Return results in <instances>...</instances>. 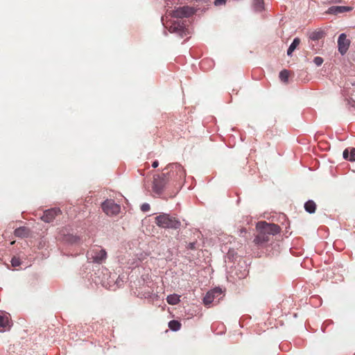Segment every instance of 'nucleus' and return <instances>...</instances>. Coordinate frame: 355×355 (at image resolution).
I'll return each instance as SVG.
<instances>
[{
	"instance_id": "f257e3e1",
	"label": "nucleus",
	"mask_w": 355,
	"mask_h": 355,
	"mask_svg": "<svg viewBox=\"0 0 355 355\" xmlns=\"http://www.w3.org/2000/svg\"><path fill=\"white\" fill-rule=\"evenodd\" d=\"M258 234L254 239L256 245H261L270 240V236L277 234L279 231V227L273 223H268L265 221L259 222L257 225Z\"/></svg>"
},
{
	"instance_id": "f03ea898",
	"label": "nucleus",
	"mask_w": 355,
	"mask_h": 355,
	"mask_svg": "<svg viewBox=\"0 0 355 355\" xmlns=\"http://www.w3.org/2000/svg\"><path fill=\"white\" fill-rule=\"evenodd\" d=\"M155 223L162 228L178 229L181 225L180 220L166 214L157 216L155 218Z\"/></svg>"
},
{
	"instance_id": "7ed1b4c3",
	"label": "nucleus",
	"mask_w": 355,
	"mask_h": 355,
	"mask_svg": "<svg viewBox=\"0 0 355 355\" xmlns=\"http://www.w3.org/2000/svg\"><path fill=\"white\" fill-rule=\"evenodd\" d=\"M104 212L108 216L116 215L120 212L121 207L112 200H107L102 204Z\"/></svg>"
},
{
	"instance_id": "20e7f679",
	"label": "nucleus",
	"mask_w": 355,
	"mask_h": 355,
	"mask_svg": "<svg viewBox=\"0 0 355 355\" xmlns=\"http://www.w3.org/2000/svg\"><path fill=\"white\" fill-rule=\"evenodd\" d=\"M107 253L105 250H92L87 253V258L92 262L101 263L106 259Z\"/></svg>"
},
{
	"instance_id": "39448f33",
	"label": "nucleus",
	"mask_w": 355,
	"mask_h": 355,
	"mask_svg": "<svg viewBox=\"0 0 355 355\" xmlns=\"http://www.w3.org/2000/svg\"><path fill=\"white\" fill-rule=\"evenodd\" d=\"M194 13V9L189 6H183L172 11L171 15L173 18L189 17Z\"/></svg>"
},
{
	"instance_id": "423d86ee",
	"label": "nucleus",
	"mask_w": 355,
	"mask_h": 355,
	"mask_svg": "<svg viewBox=\"0 0 355 355\" xmlns=\"http://www.w3.org/2000/svg\"><path fill=\"white\" fill-rule=\"evenodd\" d=\"M350 42L347 39V36L345 33L340 35L338 40V51L340 54L344 55L348 50Z\"/></svg>"
},
{
	"instance_id": "0eeeda50",
	"label": "nucleus",
	"mask_w": 355,
	"mask_h": 355,
	"mask_svg": "<svg viewBox=\"0 0 355 355\" xmlns=\"http://www.w3.org/2000/svg\"><path fill=\"white\" fill-rule=\"evenodd\" d=\"M222 294V289L220 288H215L214 289L207 292L203 299L205 304L208 305L213 302L215 298Z\"/></svg>"
},
{
	"instance_id": "6e6552de",
	"label": "nucleus",
	"mask_w": 355,
	"mask_h": 355,
	"mask_svg": "<svg viewBox=\"0 0 355 355\" xmlns=\"http://www.w3.org/2000/svg\"><path fill=\"white\" fill-rule=\"evenodd\" d=\"M168 31L171 33H178L181 37L186 35V29L184 24L180 21H174L168 28Z\"/></svg>"
},
{
	"instance_id": "1a4fd4ad",
	"label": "nucleus",
	"mask_w": 355,
	"mask_h": 355,
	"mask_svg": "<svg viewBox=\"0 0 355 355\" xmlns=\"http://www.w3.org/2000/svg\"><path fill=\"white\" fill-rule=\"evenodd\" d=\"M60 213V210L58 208L48 209L44 212L42 216L41 217V219L46 223H50L53 221L55 217L58 216Z\"/></svg>"
},
{
	"instance_id": "9d476101",
	"label": "nucleus",
	"mask_w": 355,
	"mask_h": 355,
	"mask_svg": "<svg viewBox=\"0 0 355 355\" xmlns=\"http://www.w3.org/2000/svg\"><path fill=\"white\" fill-rule=\"evenodd\" d=\"M165 183V178L164 175L162 177L159 175L155 177L153 186V191L157 194L161 193L164 187Z\"/></svg>"
},
{
	"instance_id": "9b49d317",
	"label": "nucleus",
	"mask_w": 355,
	"mask_h": 355,
	"mask_svg": "<svg viewBox=\"0 0 355 355\" xmlns=\"http://www.w3.org/2000/svg\"><path fill=\"white\" fill-rule=\"evenodd\" d=\"M10 327L8 317L6 315H0V331L3 332Z\"/></svg>"
},
{
	"instance_id": "f8f14e48",
	"label": "nucleus",
	"mask_w": 355,
	"mask_h": 355,
	"mask_svg": "<svg viewBox=\"0 0 355 355\" xmlns=\"http://www.w3.org/2000/svg\"><path fill=\"white\" fill-rule=\"evenodd\" d=\"M350 7L347 6H332L329 9V12L331 14L342 13L346 11L351 10Z\"/></svg>"
},
{
	"instance_id": "ddd939ff",
	"label": "nucleus",
	"mask_w": 355,
	"mask_h": 355,
	"mask_svg": "<svg viewBox=\"0 0 355 355\" xmlns=\"http://www.w3.org/2000/svg\"><path fill=\"white\" fill-rule=\"evenodd\" d=\"M180 296L177 294L169 295L166 297V301L169 304L175 305L180 302Z\"/></svg>"
},
{
	"instance_id": "4468645a",
	"label": "nucleus",
	"mask_w": 355,
	"mask_h": 355,
	"mask_svg": "<svg viewBox=\"0 0 355 355\" xmlns=\"http://www.w3.org/2000/svg\"><path fill=\"white\" fill-rule=\"evenodd\" d=\"M304 209L307 212L313 214L315 211L316 205L313 200H309L304 204Z\"/></svg>"
},
{
	"instance_id": "2eb2a0df",
	"label": "nucleus",
	"mask_w": 355,
	"mask_h": 355,
	"mask_svg": "<svg viewBox=\"0 0 355 355\" xmlns=\"http://www.w3.org/2000/svg\"><path fill=\"white\" fill-rule=\"evenodd\" d=\"M28 230L25 227H21L15 230V235L18 237H25L28 234Z\"/></svg>"
},
{
	"instance_id": "dca6fc26",
	"label": "nucleus",
	"mask_w": 355,
	"mask_h": 355,
	"mask_svg": "<svg viewBox=\"0 0 355 355\" xmlns=\"http://www.w3.org/2000/svg\"><path fill=\"white\" fill-rule=\"evenodd\" d=\"M300 40L298 37H295L287 50V55H291L292 53L295 51V49L300 44Z\"/></svg>"
},
{
	"instance_id": "f3484780",
	"label": "nucleus",
	"mask_w": 355,
	"mask_h": 355,
	"mask_svg": "<svg viewBox=\"0 0 355 355\" xmlns=\"http://www.w3.org/2000/svg\"><path fill=\"white\" fill-rule=\"evenodd\" d=\"M168 327L172 331H178L181 327V324L178 320H171L168 322Z\"/></svg>"
},
{
	"instance_id": "a211bd4d",
	"label": "nucleus",
	"mask_w": 355,
	"mask_h": 355,
	"mask_svg": "<svg viewBox=\"0 0 355 355\" xmlns=\"http://www.w3.org/2000/svg\"><path fill=\"white\" fill-rule=\"evenodd\" d=\"M324 36V33L321 31H313L310 34V39L312 40H318Z\"/></svg>"
},
{
	"instance_id": "6ab92c4d",
	"label": "nucleus",
	"mask_w": 355,
	"mask_h": 355,
	"mask_svg": "<svg viewBox=\"0 0 355 355\" xmlns=\"http://www.w3.org/2000/svg\"><path fill=\"white\" fill-rule=\"evenodd\" d=\"M253 6L256 11L263 10L264 8L263 0H254Z\"/></svg>"
},
{
	"instance_id": "aec40b11",
	"label": "nucleus",
	"mask_w": 355,
	"mask_h": 355,
	"mask_svg": "<svg viewBox=\"0 0 355 355\" xmlns=\"http://www.w3.org/2000/svg\"><path fill=\"white\" fill-rule=\"evenodd\" d=\"M289 72L284 69L279 73V78L282 81L286 83L288 80Z\"/></svg>"
},
{
	"instance_id": "412c9836",
	"label": "nucleus",
	"mask_w": 355,
	"mask_h": 355,
	"mask_svg": "<svg viewBox=\"0 0 355 355\" xmlns=\"http://www.w3.org/2000/svg\"><path fill=\"white\" fill-rule=\"evenodd\" d=\"M323 58L321 57H315L313 60V62L315 64L316 66L319 67L323 63Z\"/></svg>"
},
{
	"instance_id": "4be33fe9",
	"label": "nucleus",
	"mask_w": 355,
	"mask_h": 355,
	"mask_svg": "<svg viewBox=\"0 0 355 355\" xmlns=\"http://www.w3.org/2000/svg\"><path fill=\"white\" fill-rule=\"evenodd\" d=\"M20 263H20L19 258L13 257L11 260V264L13 267L19 266L20 265Z\"/></svg>"
},
{
	"instance_id": "5701e85b",
	"label": "nucleus",
	"mask_w": 355,
	"mask_h": 355,
	"mask_svg": "<svg viewBox=\"0 0 355 355\" xmlns=\"http://www.w3.org/2000/svg\"><path fill=\"white\" fill-rule=\"evenodd\" d=\"M349 155H350V157L349 158V160L351 162L355 161V148H352L350 149Z\"/></svg>"
},
{
	"instance_id": "b1692460",
	"label": "nucleus",
	"mask_w": 355,
	"mask_h": 355,
	"mask_svg": "<svg viewBox=\"0 0 355 355\" xmlns=\"http://www.w3.org/2000/svg\"><path fill=\"white\" fill-rule=\"evenodd\" d=\"M141 211H144V212L149 211V209H150V205H149V204H148V203H144V204L141 206Z\"/></svg>"
},
{
	"instance_id": "393cba45",
	"label": "nucleus",
	"mask_w": 355,
	"mask_h": 355,
	"mask_svg": "<svg viewBox=\"0 0 355 355\" xmlns=\"http://www.w3.org/2000/svg\"><path fill=\"white\" fill-rule=\"evenodd\" d=\"M226 1L227 0H215L214 1V5L216 6H220V5H224V4H225Z\"/></svg>"
},
{
	"instance_id": "a878e982",
	"label": "nucleus",
	"mask_w": 355,
	"mask_h": 355,
	"mask_svg": "<svg viewBox=\"0 0 355 355\" xmlns=\"http://www.w3.org/2000/svg\"><path fill=\"white\" fill-rule=\"evenodd\" d=\"M343 158H344V159H348V160H349V157H350V155H349V153L348 149H345V150L343 151Z\"/></svg>"
},
{
	"instance_id": "bb28decb",
	"label": "nucleus",
	"mask_w": 355,
	"mask_h": 355,
	"mask_svg": "<svg viewBox=\"0 0 355 355\" xmlns=\"http://www.w3.org/2000/svg\"><path fill=\"white\" fill-rule=\"evenodd\" d=\"M158 164H159L158 162H157V161H155V162H153V164H152V166H153V168H156V167H157V166H158Z\"/></svg>"
},
{
	"instance_id": "cd10ccee",
	"label": "nucleus",
	"mask_w": 355,
	"mask_h": 355,
	"mask_svg": "<svg viewBox=\"0 0 355 355\" xmlns=\"http://www.w3.org/2000/svg\"><path fill=\"white\" fill-rule=\"evenodd\" d=\"M194 245H195V244H194L193 243H189V248H190L191 249L194 248Z\"/></svg>"
},
{
	"instance_id": "c85d7f7f",
	"label": "nucleus",
	"mask_w": 355,
	"mask_h": 355,
	"mask_svg": "<svg viewBox=\"0 0 355 355\" xmlns=\"http://www.w3.org/2000/svg\"><path fill=\"white\" fill-rule=\"evenodd\" d=\"M173 166H175L176 167H180V166L178 165V164H170L169 167H171V166L173 167Z\"/></svg>"
}]
</instances>
